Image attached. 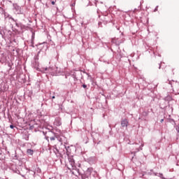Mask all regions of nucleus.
I'll list each match as a JSON object with an SVG mask.
<instances>
[{"label":"nucleus","instance_id":"nucleus-1","mask_svg":"<svg viewBox=\"0 0 179 179\" xmlns=\"http://www.w3.org/2000/svg\"><path fill=\"white\" fill-rule=\"evenodd\" d=\"M69 164L71 165L72 169L73 170V169H75V167H76L75 166V159H73V157H70L69 158Z\"/></svg>","mask_w":179,"mask_h":179},{"label":"nucleus","instance_id":"nucleus-2","mask_svg":"<svg viewBox=\"0 0 179 179\" xmlns=\"http://www.w3.org/2000/svg\"><path fill=\"white\" fill-rule=\"evenodd\" d=\"M122 127H128V120L127 119H124L122 121L121 123Z\"/></svg>","mask_w":179,"mask_h":179},{"label":"nucleus","instance_id":"nucleus-3","mask_svg":"<svg viewBox=\"0 0 179 179\" xmlns=\"http://www.w3.org/2000/svg\"><path fill=\"white\" fill-rule=\"evenodd\" d=\"M27 152L28 155H33V150L31 149L27 150Z\"/></svg>","mask_w":179,"mask_h":179},{"label":"nucleus","instance_id":"nucleus-4","mask_svg":"<svg viewBox=\"0 0 179 179\" xmlns=\"http://www.w3.org/2000/svg\"><path fill=\"white\" fill-rule=\"evenodd\" d=\"M10 128H11V129H13V128H15V126H14V125L10 124Z\"/></svg>","mask_w":179,"mask_h":179},{"label":"nucleus","instance_id":"nucleus-5","mask_svg":"<svg viewBox=\"0 0 179 179\" xmlns=\"http://www.w3.org/2000/svg\"><path fill=\"white\" fill-rule=\"evenodd\" d=\"M50 141H55V137H50Z\"/></svg>","mask_w":179,"mask_h":179},{"label":"nucleus","instance_id":"nucleus-6","mask_svg":"<svg viewBox=\"0 0 179 179\" xmlns=\"http://www.w3.org/2000/svg\"><path fill=\"white\" fill-rule=\"evenodd\" d=\"M83 87L84 88V89H86V87H87V85H83Z\"/></svg>","mask_w":179,"mask_h":179},{"label":"nucleus","instance_id":"nucleus-7","mask_svg":"<svg viewBox=\"0 0 179 179\" xmlns=\"http://www.w3.org/2000/svg\"><path fill=\"white\" fill-rule=\"evenodd\" d=\"M52 5H55V1H52Z\"/></svg>","mask_w":179,"mask_h":179},{"label":"nucleus","instance_id":"nucleus-8","mask_svg":"<svg viewBox=\"0 0 179 179\" xmlns=\"http://www.w3.org/2000/svg\"><path fill=\"white\" fill-rule=\"evenodd\" d=\"M52 99H55V96H52Z\"/></svg>","mask_w":179,"mask_h":179},{"label":"nucleus","instance_id":"nucleus-9","mask_svg":"<svg viewBox=\"0 0 179 179\" xmlns=\"http://www.w3.org/2000/svg\"><path fill=\"white\" fill-rule=\"evenodd\" d=\"M0 10H2V8L0 7Z\"/></svg>","mask_w":179,"mask_h":179}]
</instances>
